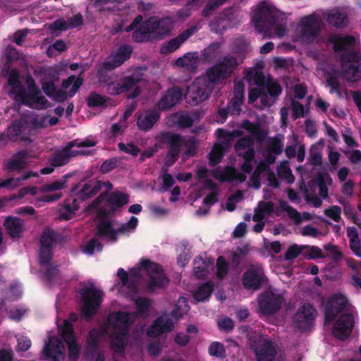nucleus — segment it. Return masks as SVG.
Listing matches in <instances>:
<instances>
[{
	"label": "nucleus",
	"mask_w": 361,
	"mask_h": 361,
	"mask_svg": "<svg viewBox=\"0 0 361 361\" xmlns=\"http://www.w3.org/2000/svg\"><path fill=\"white\" fill-rule=\"evenodd\" d=\"M96 145V142L93 140H85L82 142H78L77 141H72L69 142L67 146L56 152L54 157L51 159V165L54 166H61L66 164L70 158L80 155V154H86L87 152L84 150H74L73 149V147H93Z\"/></svg>",
	"instance_id": "nucleus-13"
},
{
	"label": "nucleus",
	"mask_w": 361,
	"mask_h": 361,
	"mask_svg": "<svg viewBox=\"0 0 361 361\" xmlns=\"http://www.w3.org/2000/svg\"><path fill=\"white\" fill-rule=\"evenodd\" d=\"M354 316L352 313H344L334 323L332 332L340 340L347 339L354 327Z\"/></svg>",
	"instance_id": "nucleus-21"
},
{
	"label": "nucleus",
	"mask_w": 361,
	"mask_h": 361,
	"mask_svg": "<svg viewBox=\"0 0 361 361\" xmlns=\"http://www.w3.org/2000/svg\"><path fill=\"white\" fill-rule=\"evenodd\" d=\"M62 338L68 345L69 360L77 361L79 358L81 346L76 341L73 324L66 320L64 322V326L62 329Z\"/></svg>",
	"instance_id": "nucleus-19"
},
{
	"label": "nucleus",
	"mask_w": 361,
	"mask_h": 361,
	"mask_svg": "<svg viewBox=\"0 0 361 361\" xmlns=\"http://www.w3.org/2000/svg\"><path fill=\"white\" fill-rule=\"evenodd\" d=\"M320 26V20L316 16H310L302 19L298 29L302 39L309 42L317 35Z\"/></svg>",
	"instance_id": "nucleus-23"
},
{
	"label": "nucleus",
	"mask_w": 361,
	"mask_h": 361,
	"mask_svg": "<svg viewBox=\"0 0 361 361\" xmlns=\"http://www.w3.org/2000/svg\"><path fill=\"white\" fill-rule=\"evenodd\" d=\"M279 176L285 179L288 183H293L295 180L294 176L287 164H282L278 169Z\"/></svg>",
	"instance_id": "nucleus-54"
},
{
	"label": "nucleus",
	"mask_w": 361,
	"mask_h": 361,
	"mask_svg": "<svg viewBox=\"0 0 361 361\" xmlns=\"http://www.w3.org/2000/svg\"><path fill=\"white\" fill-rule=\"evenodd\" d=\"M283 295H259L258 312L264 316L276 314L284 302Z\"/></svg>",
	"instance_id": "nucleus-17"
},
{
	"label": "nucleus",
	"mask_w": 361,
	"mask_h": 361,
	"mask_svg": "<svg viewBox=\"0 0 361 361\" xmlns=\"http://www.w3.org/2000/svg\"><path fill=\"white\" fill-rule=\"evenodd\" d=\"M80 293H100L102 290L97 283L91 280L84 281L80 284Z\"/></svg>",
	"instance_id": "nucleus-49"
},
{
	"label": "nucleus",
	"mask_w": 361,
	"mask_h": 361,
	"mask_svg": "<svg viewBox=\"0 0 361 361\" xmlns=\"http://www.w3.org/2000/svg\"><path fill=\"white\" fill-rule=\"evenodd\" d=\"M304 245H298L296 244L290 245L285 253L286 260H292L296 258L305 249Z\"/></svg>",
	"instance_id": "nucleus-56"
},
{
	"label": "nucleus",
	"mask_w": 361,
	"mask_h": 361,
	"mask_svg": "<svg viewBox=\"0 0 361 361\" xmlns=\"http://www.w3.org/2000/svg\"><path fill=\"white\" fill-rule=\"evenodd\" d=\"M182 99V92L179 87H173L169 90L157 104L161 110H166L173 107L180 102Z\"/></svg>",
	"instance_id": "nucleus-28"
},
{
	"label": "nucleus",
	"mask_w": 361,
	"mask_h": 361,
	"mask_svg": "<svg viewBox=\"0 0 361 361\" xmlns=\"http://www.w3.org/2000/svg\"><path fill=\"white\" fill-rule=\"evenodd\" d=\"M55 239L54 231L46 228L42 233L40 243L39 263L43 266H48L51 259V246Z\"/></svg>",
	"instance_id": "nucleus-22"
},
{
	"label": "nucleus",
	"mask_w": 361,
	"mask_h": 361,
	"mask_svg": "<svg viewBox=\"0 0 361 361\" xmlns=\"http://www.w3.org/2000/svg\"><path fill=\"white\" fill-rule=\"evenodd\" d=\"M242 127L250 133V135L238 140L235 145V150L245 160V163L242 165V170L250 173L252 169V160L254 157L252 137L258 135L259 128L248 121H243Z\"/></svg>",
	"instance_id": "nucleus-9"
},
{
	"label": "nucleus",
	"mask_w": 361,
	"mask_h": 361,
	"mask_svg": "<svg viewBox=\"0 0 361 361\" xmlns=\"http://www.w3.org/2000/svg\"><path fill=\"white\" fill-rule=\"evenodd\" d=\"M310 161L314 165H321L322 162V154L318 147L314 145L310 149Z\"/></svg>",
	"instance_id": "nucleus-58"
},
{
	"label": "nucleus",
	"mask_w": 361,
	"mask_h": 361,
	"mask_svg": "<svg viewBox=\"0 0 361 361\" xmlns=\"http://www.w3.org/2000/svg\"><path fill=\"white\" fill-rule=\"evenodd\" d=\"M327 252L328 255L335 261H338L343 257V252L339 250L338 247L332 244H327L324 247Z\"/></svg>",
	"instance_id": "nucleus-55"
},
{
	"label": "nucleus",
	"mask_w": 361,
	"mask_h": 361,
	"mask_svg": "<svg viewBox=\"0 0 361 361\" xmlns=\"http://www.w3.org/2000/svg\"><path fill=\"white\" fill-rule=\"evenodd\" d=\"M123 286L136 291H157L166 287L169 280L161 267L147 259H142L128 274L120 268L117 273Z\"/></svg>",
	"instance_id": "nucleus-1"
},
{
	"label": "nucleus",
	"mask_w": 361,
	"mask_h": 361,
	"mask_svg": "<svg viewBox=\"0 0 361 361\" xmlns=\"http://www.w3.org/2000/svg\"><path fill=\"white\" fill-rule=\"evenodd\" d=\"M197 26H194L180 32L177 37L171 39L161 47V51L163 54L173 52L178 49L180 46L186 41L197 30Z\"/></svg>",
	"instance_id": "nucleus-27"
},
{
	"label": "nucleus",
	"mask_w": 361,
	"mask_h": 361,
	"mask_svg": "<svg viewBox=\"0 0 361 361\" xmlns=\"http://www.w3.org/2000/svg\"><path fill=\"white\" fill-rule=\"evenodd\" d=\"M248 337L250 348L255 353L257 361H275L276 349L271 340L257 331Z\"/></svg>",
	"instance_id": "nucleus-10"
},
{
	"label": "nucleus",
	"mask_w": 361,
	"mask_h": 361,
	"mask_svg": "<svg viewBox=\"0 0 361 361\" xmlns=\"http://www.w3.org/2000/svg\"><path fill=\"white\" fill-rule=\"evenodd\" d=\"M212 173L213 176L220 181H232L235 180L243 182L246 179L245 174L238 173L232 167H218L213 171Z\"/></svg>",
	"instance_id": "nucleus-29"
},
{
	"label": "nucleus",
	"mask_w": 361,
	"mask_h": 361,
	"mask_svg": "<svg viewBox=\"0 0 361 361\" xmlns=\"http://www.w3.org/2000/svg\"><path fill=\"white\" fill-rule=\"evenodd\" d=\"M228 263L224 257L220 256L216 260V275L219 279L225 277L228 274Z\"/></svg>",
	"instance_id": "nucleus-52"
},
{
	"label": "nucleus",
	"mask_w": 361,
	"mask_h": 361,
	"mask_svg": "<svg viewBox=\"0 0 361 361\" xmlns=\"http://www.w3.org/2000/svg\"><path fill=\"white\" fill-rule=\"evenodd\" d=\"M216 135L218 137V142L214 145L209 154V161L212 165H216L221 161L224 152L228 147L229 143L234 137L241 136L243 133L237 130L229 132L219 128L216 131Z\"/></svg>",
	"instance_id": "nucleus-12"
},
{
	"label": "nucleus",
	"mask_w": 361,
	"mask_h": 361,
	"mask_svg": "<svg viewBox=\"0 0 361 361\" xmlns=\"http://www.w3.org/2000/svg\"><path fill=\"white\" fill-rule=\"evenodd\" d=\"M79 209L78 201L74 199L71 202L65 201L59 210V218L63 220H68L73 217L76 211Z\"/></svg>",
	"instance_id": "nucleus-43"
},
{
	"label": "nucleus",
	"mask_w": 361,
	"mask_h": 361,
	"mask_svg": "<svg viewBox=\"0 0 361 361\" xmlns=\"http://www.w3.org/2000/svg\"><path fill=\"white\" fill-rule=\"evenodd\" d=\"M4 226L13 238H19L23 231V221L16 217L8 216L4 221Z\"/></svg>",
	"instance_id": "nucleus-38"
},
{
	"label": "nucleus",
	"mask_w": 361,
	"mask_h": 361,
	"mask_svg": "<svg viewBox=\"0 0 361 361\" xmlns=\"http://www.w3.org/2000/svg\"><path fill=\"white\" fill-rule=\"evenodd\" d=\"M102 248V244L97 242V240L92 239L84 246L83 251L86 254L92 255L95 252H100Z\"/></svg>",
	"instance_id": "nucleus-59"
},
{
	"label": "nucleus",
	"mask_w": 361,
	"mask_h": 361,
	"mask_svg": "<svg viewBox=\"0 0 361 361\" xmlns=\"http://www.w3.org/2000/svg\"><path fill=\"white\" fill-rule=\"evenodd\" d=\"M138 219L137 217L131 216L130 220L120 226L117 231L112 229L111 225L108 221H101L98 225V235L104 237L109 240L114 241L116 238V234L121 233L128 234L133 232L137 227Z\"/></svg>",
	"instance_id": "nucleus-16"
},
{
	"label": "nucleus",
	"mask_w": 361,
	"mask_h": 361,
	"mask_svg": "<svg viewBox=\"0 0 361 361\" xmlns=\"http://www.w3.org/2000/svg\"><path fill=\"white\" fill-rule=\"evenodd\" d=\"M104 331L93 329L88 333L85 356L87 359H93L99 350V339Z\"/></svg>",
	"instance_id": "nucleus-33"
},
{
	"label": "nucleus",
	"mask_w": 361,
	"mask_h": 361,
	"mask_svg": "<svg viewBox=\"0 0 361 361\" xmlns=\"http://www.w3.org/2000/svg\"><path fill=\"white\" fill-rule=\"evenodd\" d=\"M31 128L34 130H40L45 128L47 125V116L36 115L32 117L30 121Z\"/></svg>",
	"instance_id": "nucleus-51"
},
{
	"label": "nucleus",
	"mask_w": 361,
	"mask_h": 361,
	"mask_svg": "<svg viewBox=\"0 0 361 361\" xmlns=\"http://www.w3.org/2000/svg\"><path fill=\"white\" fill-rule=\"evenodd\" d=\"M173 327V322L171 319L159 317L154 322L147 334L150 337H157L163 333L171 331Z\"/></svg>",
	"instance_id": "nucleus-31"
},
{
	"label": "nucleus",
	"mask_w": 361,
	"mask_h": 361,
	"mask_svg": "<svg viewBox=\"0 0 361 361\" xmlns=\"http://www.w3.org/2000/svg\"><path fill=\"white\" fill-rule=\"evenodd\" d=\"M198 54L197 52L187 53L178 59L174 63L177 67L183 68L187 71H194L198 63Z\"/></svg>",
	"instance_id": "nucleus-36"
},
{
	"label": "nucleus",
	"mask_w": 361,
	"mask_h": 361,
	"mask_svg": "<svg viewBox=\"0 0 361 361\" xmlns=\"http://www.w3.org/2000/svg\"><path fill=\"white\" fill-rule=\"evenodd\" d=\"M324 18L331 25L342 27L347 25L348 18L343 8H335L323 13Z\"/></svg>",
	"instance_id": "nucleus-32"
},
{
	"label": "nucleus",
	"mask_w": 361,
	"mask_h": 361,
	"mask_svg": "<svg viewBox=\"0 0 361 361\" xmlns=\"http://www.w3.org/2000/svg\"><path fill=\"white\" fill-rule=\"evenodd\" d=\"M307 249V259H319L324 258L325 255L323 254L322 250L317 246H305Z\"/></svg>",
	"instance_id": "nucleus-61"
},
{
	"label": "nucleus",
	"mask_w": 361,
	"mask_h": 361,
	"mask_svg": "<svg viewBox=\"0 0 361 361\" xmlns=\"http://www.w3.org/2000/svg\"><path fill=\"white\" fill-rule=\"evenodd\" d=\"M251 21L259 32L269 37H282L287 32L286 16L268 0H263L252 8Z\"/></svg>",
	"instance_id": "nucleus-3"
},
{
	"label": "nucleus",
	"mask_w": 361,
	"mask_h": 361,
	"mask_svg": "<svg viewBox=\"0 0 361 361\" xmlns=\"http://www.w3.org/2000/svg\"><path fill=\"white\" fill-rule=\"evenodd\" d=\"M317 312L310 303H305L293 317V322L295 328L301 331H306L311 329L314 323Z\"/></svg>",
	"instance_id": "nucleus-15"
},
{
	"label": "nucleus",
	"mask_w": 361,
	"mask_h": 361,
	"mask_svg": "<svg viewBox=\"0 0 361 361\" xmlns=\"http://www.w3.org/2000/svg\"><path fill=\"white\" fill-rule=\"evenodd\" d=\"M259 176L266 177L270 185L275 188L279 187V183L275 175L270 171L268 165L264 161H261L258 164L251 177V186L256 189H258L260 186V183L258 180Z\"/></svg>",
	"instance_id": "nucleus-26"
},
{
	"label": "nucleus",
	"mask_w": 361,
	"mask_h": 361,
	"mask_svg": "<svg viewBox=\"0 0 361 361\" xmlns=\"http://www.w3.org/2000/svg\"><path fill=\"white\" fill-rule=\"evenodd\" d=\"M132 323L130 314L123 311L109 313L103 327L104 334L110 338L111 349L116 353H123L126 337Z\"/></svg>",
	"instance_id": "nucleus-5"
},
{
	"label": "nucleus",
	"mask_w": 361,
	"mask_h": 361,
	"mask_svg": "<svg viewBox=\"0 0 361 361\" xmlns=\"http://www.w3.org/2000/svg\"><path fill=\"white\" fill-rule=\"evenodd\" d=\"M66 188H67V180L65 177L44 184L39 188V192L42 195L36 197L35 204L51 203L58 201L63 197L60 190Z\"/></svg>",
	"instance_id": "nucleus-14"
},
{
	"label": "nucleus",
	"mask_w": 361,
	"mask_h": 361,
	"mask_svg": "<svg viewBox=\"0 0 361 361\" xmlns=\"http://www.w3.org/2000/svg\"><path fill=\"white\" fill-rule=\"evenodd\" d=\"M142 79V74L136 71L131 75L125 77L120 80L108 83L106 91L111 95H118L133 90V92L128 96V98H135L140 94L142 91L141 87L139 85Z\"/></svg>",
	"instance_id": "nucleus-11"
},
{
	"label": "nucleus",
	"mask_w": 361,
	"mask_h": 361,
	"mask_svg": "<svg viewBox=\"0 0 361 361\" xmlns=\"http://www.w3.org/2000/svg\"><path fill=\"white\" fill-rule=\"evenodd\" d=\"M132 49L127 45L121 46L116 51L108 56L103 63V68L107 71L113 70L123 64L131 55Z\"/></svg>",
	"instance_id": "nucleus-24"
},
{
	"label": "nucleus",
	"mask_w": 361,
	"mask_h": 361,
	"mask_svg": "<svg viewBox=\"0 0 361 361\" xmlns=\"http://www.w3.org/2000/svg\"><path fill=\"white\" fill-rule=\"evenodd\" d=\"M238 64L236 58L229 56L209 68L205 74L196 78L188 87L186 102L195 106L206 100L213 90L214 84L229 77Z\"/></svg>",
	"instance_id": "nucleus-2"
},
{
	"label": "nucleus",
	"mask_w": 361,
	"mask_h": 361,
	"mask_svg": "<svg viewBox=\"0 0 361 361\" xmlns=\"http://www.w3.org/2000/svg\"><path fill=\"white\" fill-rule=\"evenodd\" d=\"M151 305V301L148 298H139L136 300L137 314L139 315L147 314Z\"/></svg>",
	"instance_id": "nucleus-57"
},
{
	"label": "nucleus",
	"mask_w": 361,
	"mask_h": 361,
	"mask_svg": "<svg viewBox=\"0 0 361 361\" xmlns=\"http://www.w3.org/2000/svg\"><path fill=\"white\" fill-rule=\"evenodd\" d=\"M212 267V265L209 262L202 258H197L194 262V274L197 278L205 276Z\"/></svg>",
	"instance_id": "nucleus-48"
},
{
	"label": "nucleus",
	"mask_w": 361,
	"mask_h": 361,
	"mask_svg": "<svg viewBox=\"0 0 361 361\" xmlns=\"http://www.w3.org/2000/svg\"><path fill=\"white\" fill-rule=\"evenodd\" d=\"M128 202V195L122 192H114L109 195V203L112 209H116Z\"/></svg>",
	"instance_id": "nucleus-47"
},
{
	"label": "nucleus",
	"mask_w": 361,
	"mask_h": 361,
	"mask_svg": "<svg viewBox=\"0 0 361 361\" xmlns=\"http://www.w3.org/2000/svg\"><path fill=\"white\" fill-rule=\"evenodd\" d=\"M29 156L27 152H19L8 162L7 167L11 171H20L29 162Z\"/></svg>",
	"instance_id": "nucleus-41"
},
{
	"label": "nucleus",
	"mask_w": 361,
	"mask_h": 361,
	"mask_svg": "<svg viewBox=\"0 0 361 361\" xmlns=\"http://www.w3.org/2000/svg\"><path fill=\"white\" fill-rule=\"evenodd\" d=\"M273 209L274 205L271 202H259L257 207L255 209L253 220L262 221L273 212Z\"/></svg>",
	"instance_id": "nucleus-44"
},
{
	"label": "nucleus",
	"mask_w": 361,
	"mask_h": 361,
	"mask_svg": "<svg viewBox=\"0 0 361 361\" xmlns=\"http://www.w3.org/2000/svg\"><path fill=\"white\" fill-rule=\"evenodd\" d=\"M102 188V183L99 180H94L85 183L80 190V197L82 199L89 198L96 195Z\"/></svg>",
	"instance_id": "nucleus-45"
},
{
	"label": "nucleus",
	"mask_w": 361,
	"mask_h": 361,
	"mask_svg": "<svg viewBox=\"0 0 361 361\" xmlns=\"http://www.w3.org/2000/svg\"><path fill=\"white\" fill-rule=\"evenodd\" d=\"M197 8V7L195 6V4L188 1L184 7L179 9L170 17L174 20V24L177 22H183L190 16L192 10Z\"/></svg>",
	"instance_id": "nucleus-46"
},
{
	"label": "nucleus",
	"mask_w": 361,
	"mask_h": 361,
	"mask_svg": "<svg viewBox=\"0 0 361 361\" xmlns=\"http://www.w3.org/2000/svg\"><path fill=\"white\" fill-rule=\"evenodd\" d=\"M209 353L212 356L223 358L226 356V350L224 345L219 342H213L209 347Z\"/></svg>",
	"instance_id": "nucleus-50"
},
{
	"label": "nucleus",
	"mask_w": 361,
	"mask_h": 361,
	"mask_svg": "<svg viewBox=\"0 0 361 361\" xmlns=\"http://www.w3.org/2000/svg\"><path fill=\"white\" fill-rule=\"evenodd\" d=\"M159 118V114L155 111H146L137 116V125L140 130H149Z\"/></svg>",
	"instance_id": "nucleus-35"
},
{
	"label": "nucleus",
	"mask_w": 361,
	"mask_h": 361,
	"mask_svg": "<svg viewBox=\"0 0 361 361\" xmlns=\"http://www.w3.org/2000/svg\"><path fill=\"white\" fill-rule=\"evenodd\" d=\"M300 233L303 236H310L312 238H318L322 235V232L311 225H307L302 227L300 228Z\"/></svg>",
	"instance_id": "nucleus-63"
},
{
	"label": "nucleus",
	"mask_w": 361,
	"mask_h": 361,
	"mask_svg": "<svg viewBox=\"0 0 361 361\" xmlns=\"http://www.w3.org/2000/svg\"><path fill=\"white\" fill-rule=\"evenodd\" d=\"M329 42L336 51H343L341 58V68L343 76L350 82H355L361 78V56L355 51H348L353 46H357L356 39L351 36L334 35Z\"/></svg>",
	"instance_id": "nucleus-4"
},
{
	"label": "nucleus",
	"mask_w": 361,
	"mask_h": 361,
	"mask_svg": "<svg viewBox=\"0 0 361 361\" xmlns=\"http://www.w3.org/2000/svg\"><path fill=\"white\" fill-rule=\"evenodd\" d=\"M141 16H137L130 25L126 28L127 32L135 30L133 38L136 41H143L145 39L152 37L160 38L170 33L174 26V20L170 16L157 20L152 18L144 22Z\"/></svg>",
	"instance_id": "nucleus-6"
},
{
	"label": "nucleus",
	"mask_w": 361,
	"mask_h": 361,
	"mask_svg": "<svg viewBox=\"0 0 361 361\" xmlns=\"http://www.w3.org/2000/svg\"><path fill=\"white\" fill-rule=\"evenodd\" d=\"M164 142L170 145V149L166 157V164L171 166L176 160L180 152V147L184 146L186 151L183 154L185 159L193 156L196 149V142L194 138L185 139L178 134L166 133L162 135Z\"/></svg>",
	"instance_id": "nucleus-8"
},
{
	"label": "nucleus",
	"mask_w": 361,
	"mask_h": 361,
	"mask_svg": "<svg viewBox=\"0 0 361 361\" xmlns=\"http://www.w3.org/2000/svg\"><path fill=\"white\" fill-rule=\"evenodd\" d=\"M82 314L86 321H90L92 317L96 314L102 302V295H81Z\"/></svg>",
	"instance_id": "nucleus-25"
},
{
	"label": "nucleus",
	"mask_w": 361,
	"mask_h": 361,
	"mask_svg": "<svg viewBox=\"0 0 361 361\" xmlns=\"http://www.w3.org/2000/svg\"><path fill=\"white\" fill-rule=\"evenodd\" d=\"M281 209L286 211L288 216L293 219L296 224H299L302 221H308L312 219L313 216L307 212L300 214L296 209L292 208L286 202L281 201L279 203Z\"/></svg>",
	"instance_id": "nucleus-39"
},
{
	"label": "nucleus",
	"mask_w": 361,
	"mask_h": 361,
	"mask_svg": "<svg viewBox=\"0 0 361 361\" xmlns=\"http://www.w3.org/2000/svg\"><path fill=\"white\" fill-rule=\"evenodd\" d=\"M83 18L81 14H76L71 18L68 21L63 19H59L50 25V29L52 32L56 30H66L71 28H75L82 25Z\"/></svg>",
	"instance_id": "nucleus-34"
},
{
	"label": "nucleus",
	"mask_w": 361,
	"mask_h": 361,
	"mask_svg": "<svg viewBox=\"0 0 361 361\" xmlns=\"http://www.w3.org/2000/svg\"><path fill=\"white\" fill-rule=\"evenodd\" d=\"M82 83V78L78 77L68 91L63 89L58 91L55 90V93H54V95L51 97V98H53L56 102H63L68 97H73L77 92Z\"/></svg>",
	"instance_id": "nucleus-42"
},
{
	"label": "nucleus",
	"mask_w": 361,
	"mask_h": 361,
	"mask_svg": "<svg viewBox=\"0 0 361 361\" xmlns=\"http://www.w3.org/2000/svg\"><path fill=\"white\" fill-rule=\"evenodd\" d=\"M26 89L16 97L15 102L34 109L42 110L51 106L47 99L42 95L35 80L29 76L25 80Z\"/></svg>",
	"instance_id": "nucleus-7"
},
{
	"label": "nucleus",
	"mask_w": 361,
	"mask_h": 361,
	"mask_svg": "<svg viewBox=\"0 0 361 361\" xmlns=\"http://www.w3.org/2000/svg\"><path fill=\"white\" fill-rule=\"evenodd\" d=\"M118 147L121 151L130 154L133 157H136L140 152L139 148L131 142L128 144L120 142Z\"/></svg>",
	"instance_id": "nucleus-62"
},
{
	"label": "nucleus",
	"mask_w": 361,
	"mask_h": 361,
	"mask_svg": "<svg viewBox=\"0 0 361 361\" xmlns=\"http://www.w3.org/2000/svg\"><path fill=\"white\" fill-rule=\"evenodd\" d=\"M19 79V73L16 70H12L9 74L8 83L10 87V95L14 101L16 97L20 94L25 89L23 87Z\"/></svg>",
	"instance_id": "nucleus-40"
},
{
	"label": "nucleus",
	"mask_w": 361,
	"mask_h": 361,
	"mask_svg": "<svg viewBox=\"0 0 361 361\" xmlns=\"http://www.w3.org/2000/svg\"><path fill=\"white\" fill-rule=\"evenodd\" d=\"M217 325L219 330L224 332H230L234 329V322L228 317L219 318Z\"/></svg>",
	"instance_id": "nucleus-53"
},
{
	"label": "nucleus",
	"mask_w": 361,
	"mask_h": 361,
	"mask_svg": "<svg viewBox=\"0 0 361 361\" xmlns=\"http://www.w3.org/2000/svg\"><path fill=\"white\" fill-rule=\"evenodd\" d=\"M266 283L267 278L261 266H251L243 274V284L248 289L256 290Z\"/></svg>",
	"instance_id": "nucleus-20"
},
{
	"label": "nucleus",
	"mask_w": 361,
	"mask_h": 361,
	"mask_svg": "<svg viewBox=\"0 0 361 361\" xmlns=\"http://www.w3.org/2000/svg\"><path fill=\"white\" fill-rule=\"evenodd\" d=\"M349 310L348 300L345 295H331L324 306V322L331 323L344 310Z\"/></svg>",
	"instance_id": "nucleus-18"
},
{
	"label": "nucleus",
	"mask_w": 361,
	"mask_h": 361,
	"mask_svg": "<svg viewBox=\"0 0 361 361\" xmlns=\"http://www.w3.org/2000/svg\"><path fill=\"white\" fill-rule=\"evenodd\" d=\"M227 0H209L207 4L202 11V15L204 16H208L212 13L213 11H214L216 8L223 4Z\"/></svg>",
	"instance_id": "nucleus-60"
},
{
	"label": "nucleus",
	"mask_w": 361,
	"mask_h": 361,
	"mask_svg": "<svg viewBox=\"0 0 361 361\" xmlns=\"http://www.w3.org/2000/svg\"><path fill=\"white\" fill-rule=\"evenodd\" d=\"M324 214L335 221H338L341 219V209L338 206H331L325 209Z\"/></svg>",
	"instance_id": "nucleus-64"
},
{
	"label": "nucleus",
	"mask_w": 361,
	"mask_h": 361,
	"mask_svg": "<svg viewBox=\"0 0 361 361\" xmlns=\"http://www.w3.org/2000/svg\"><path fill=\"white\" fill-rule=\"evenodd\" d=\"M63 347L62 341L57 337H50L49 342L44 348V355L53 361H61L62 355L61 348Z\"/></svg>",
	"instance_id": "nucleus-30"
},
{
	"label": "nucleus",
	"mask_w": 361,
	"mask_h": 361,
	"mask_svg": "<svg viewBox=\"0 0 361 361\" xmlns=\"http://www.w3.org/2000/svg\"><path fill=\"white\" fill-rule=\"evenodd\" d=\"M194 122L192 115L189 113H176L167 118V123L170 126H178L182 128L190 127Z\"/></svg>",
	"instance_id": "nucleus-37"
}]
</instances>
